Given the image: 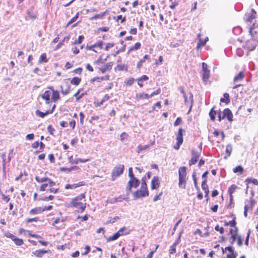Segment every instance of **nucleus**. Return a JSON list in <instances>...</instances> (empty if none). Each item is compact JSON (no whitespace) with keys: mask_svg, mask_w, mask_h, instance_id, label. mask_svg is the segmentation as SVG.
Returning <instances> with one entry per match:
<instances>
[{"mask_svg":"<svg viewBox=\"0 0 258 258\" xmlns=\"http://www.w3.org/2000/svg\"><path fill=\"white\" fill-rule=\"evenodd\" d=\"M85 194H81L73 199L70 203V207H75L78 209V212L82 213L85 209L86 206V203L84 200L85 198Z\"/></svg>","mask_w":258,"mask_h":258,"instance_id":"f257e3e1","label":"nucleus"},{"mask_svg":"<svg viewBox=\"0 0 258 258\" xmlns=\"http://www.w3.org/2000/svg\"><path fill=\"white\" fill-rule=\"evenodd\" d=\"M140 188V190H137L133 193L134 199H137L141 197H147L149 195L147 185L146 183L145 179L144 178L142 179V184Z\"/></svg>","mask_w":258,"mask_h":258,"instance_id":"f03ea898","label":"nucleus"},{"mask_svg":"<svg viewBox=\"0 0 258 258\" xmlns=\"http://www.w3.org/2000/svg\"><path fill=\"white\" fill-rule=\"evenodd\" d=\"M186 167L185 166L180 167L178 169L179 183L180 187L185 189L186 183L187 179L186 173Z\"/></svg>","mask_w":258,"mask_h":258,"instance_id":"7ed1b4c3","label":"nucleus"},{"mask_svg":"<svg viewBox=\"0 0 258 258\" xmlns=\"http://www.w3.org/2000/svg\"><path fill=\"white\" fill-rule=\"evenodd\" d=\"M140 183V180L135 177L130 178L126 187L127 193L129 194V192L132 191V187L137 188L139 185Z\"/></svg>","mask_w":258,"mask_h":258,"instance_id":"20e7f679","label":"nucleus"},{"mask_svg":"<svg viewBox=\"0 0 258 258\" xmlns=\"http://www.w3.org/2000/svg\"><path fill=\"white\" fill-rule=\"evenodd\" d=\"M123 165H119L114 167L111 173L112 180H114L117 177L122 174L123 173Z\"/></svg>","mask_w":258,"mask_h":258,"instance_id":"39448f33","label":"nucleus"},{"mask_svg":"<svg viewBox=\"0 0 258 258\" xmlns=\"http://www.w3.org/2000/svg\"><path fill=\"white\" fill-rule=\"evenodd\" d=\"M179 90H180V92L182 94L183 97H184L185 104L186 105H188L189 104H190V109H189V110H190L192 106V102H193L192 94L190 92L189 93V100H188V96L186 95L185 92H184L183 88L182 87H180Z\"/></svg>","mask_w":258,"mask_h":258,"instance_id":"423d86ee","label":"nucleus"},{"mask_svg":"<svg viewBox=\"0 0 258 258\" xmlns=\"http://www.w3.org/2000/svg\"><path fill=\"white\" fill-rule=\"evenodd\" d=\"M183 130L182 128H179L178 131V133L176 135V139L177 140L176 145L174 146V148L175 150H178L180 145L183 143Z\"/></svg>","mask_w":258,"mask_h":258,"instance_id":"0eeeda50","label":"nucleus"},{"mask_svg":"<svg viewBox=\"0 0 258 258\" xmlns=\"http://www.w3.org/2000/svg\"><path fill=\"white\" fill-rule=\"evenodd\" d=\"M256 15V13L253 9H251L250 13L245 14L244 19L248 25L251 23L252 20L255 18Z\"/></svg>","mask_w":258,"mask_h":258,"instance_id":"6e6552de","label":"nucleus"},{"mask_svg":"<svg viewBox=\"0 0 258 258\" xmlns=\"http://www.w3.org/2000/svg\"><path fill=\"white\" fill-rule=\"evenodd\" d=\"M191 154L192 157L191 159L189 161V165L190 166H191V165L195 164L197 163L198 159L200 156V153L192 150L191 151Z\"/></svg>","mask_w":258,"mask_h":258,"instance_id":"1a4fd4ad","label":"nucleus"},{"mask_svg":"<svg viewBox=\"0 0 258 258\" xmlns=\"http://www.w3.org/2000/svg\"><path fill=\"white\" fill-rule=\"evenodd\" d=\"M160 180L158 176H154L151 180V189H156L160 186Z\"/></svg>","mask_w":258,"mask_h":258,"instance_id":"9d476101","label":"nucleus"},{"mask_svg":"<svg viewBox=\"0 0 258 258\" xmlns=\"http://www.w3.org/2000/svg\"><path fill=\"white\" fill-rule=\"evenodd\" d=\"M222 113L223 114V117H226L230 122L233 120V114L229 108L225 109Z\"/></svg>","mask_w":258,"mask_h":258,"instance_id":"9b49d317","label":"nucleus"},{"mask_svg":"<svg viewBox=\"0 0 258 258\" xmlns=\"http://www.w3.org/2000/svg\"><path fill=\"white\" fill-rule=\"evenodd\" d=\"M113 66V62H110L107 63L105 65L99 68V71L102 73H104L107 71H109L111 69Z\"/></svg>","mask_w":258,"mask_h":258,"instance_id":"f8f14e48","label":"nucleus"},{"mask_svg":"<svg viewBox=\"0 0 258 258\" xmlns=\"http://www.w3.org/2000/svg\"><path fill=\"white\" fill-rule=\"evenodd\" d=\"M202 189L205 191V197H207V200L208 201L209 200V197H208V194H209V188H208V185L207 184V179H205L202 183Z\"/></svg>","mask_w":258,"mask_h":258,"instance_id":"ddd939ff","label":"nucleus"},{"mask_svg":"<svg viewBox=\"0 0 258 258\" xmlns=\"http://www.w3.org/2000/svg\"><path fill=\"white\" fill-rule=\"evenodd\" d=\"M61 92L64 95H66L70 92V86L68 83H65L64 85L61 86Z\"/></svg>","mask_w":258,"mask_h":258,"instance_id":"4468645a","label":"nucleus"},{"mask_svg":"<svg viewBox=\"0 0 258 258\" xmlns=\"http://www.w3.org/2000/svg\"><path fill=\"white\" fill-rule=\"evenodd\" d=\"M89 160V159H83L78 158L73 159L72 158V156L70 158V162L72 164H78L79 162L85 163V162L88 161Z\"/></svg>","mask_w":258,"mask_h":258,"instance_id":"2eb2a0df","label":"nucleus"},{"mask_svg":"<svg viewBox=\"0 0 258 258\" xmlns=\"http://www.w3.org/2000/svg\"><path fill=\"white\" fill-rule=\"evenodd\" d=\"M49 251V250H37L33 252V254L37 257H41L45 253H48Z\"/></svg>","mask_w":258,"mask_h":258,"instance_id":"dca6fc26","label":"nucleus"},{"mask_svg":"<svg viewBox=\"0 0 258 258\" xmlns=\"http://www.w3.org/2000/svg\"><path fill=\"white\" fill-rule=\"evenodd\" d=\"M51 93L49 91H45L44 94L42 95V98L44 99L46 101V104L50 103V96Z\"/></svg>","mask_w":258,"mask_h":258,"instance_id":"f3484780","label":"nucleus"},{"mask_svg":"<svg viewBox=\"0 0 258 258\" xmlns=\"http://www.w3.org/2000/svg\"><path fill=\"white\" fill-rule=\"evenodd\" d=\"M244 74L243 72H239L238 75L235 76L233 79V82L234 83H236L238 81H240L242 80V79L244 78Z\"/></svg>","mask_w":258,"mask_h":258,"instance_id":"a211bd4d","label":"nucleus"},{"mask_svg":"<svg viewBox=\"0 0 258 258\" xmlns=\"http://www.w3.org/2000/svg\"><path fill=\"white\" fill-rule=\"evenodd\" d=\"M149 98V95L145 93H137L136 96V99L137 100Z\"/></svg>","mask_w":258,"mask_h":258,"instance_id":"6ab92c4d","label":"nucleus"},{"mask_svg":"<svg viewBox=\"0 0 258 258\" xmlns=\"http://www.w3.org/2000/svg\"><path fill=\"white\" fill-rule=\"evenodd\" d=\"M59 94L58 91H55L54 89H52V96L51 97V99L54 102H56L58 100H59Z\"/></svg>","mask_w":258,"mask_h":258,"instance_id":"aec40b11","label":"nucleus"},{"mask_svg":"<svg viewBox=\"0 0 258 258\" xmlns=\"http://www.w3.org/2000/svg\"><path fill=\"white\" fill-rule=\"evenodd\" d=\"M43 212V210L41 209V207H36L34 209H31L30 211V214L32 215H35L38 214H40Z\"/></svg>","mask_w":258,"mask_h":258,"instance_id":"412c9836","label":"nucleus"},{"mask_svg":"<svg viewBox=\"0 0 258 258\" xmlns=\"http://www.w3.org/2000/svg\"><path fill=\"white\" fill-rule=\"evenodd\" d=\"M117 233H119V235H122L123 234L127 235L130 233V230H128L127 228L126 227H123L120 228L117 232Z\"/></svg>","mask_w":258,"mask_h":258,"instance_id":"4be33fe9","label":"nucleus"},{"mask_svg":"<svg viewBox=\"0 0 258 258\" xmlns=\"http://www.w3.org/2000/svg\"><path fill=\"white\" fill-rule=\"evenodd\" d=\"M236 224V223L235 221V217L234 216L232 220L230 221L229 222H225L224 226H227L228 225H230L231 227H235L236 230H237V228L236 227H235Z\"/></svg>","mask_w":258,"mask_h":258,"instance_id":"5701e85b","label":"nucleus"},{"mask_svg":"<svg viewBox=\"0 0 258 258\" xmlns=\"http://www.w3.org/2000/svg\"><path fill=\"white\" fill-rule=\"evenodd\" d=\"M210 77V71H205L203 72L202 79L204 82L206 83Z\"/></svg>","mask_w":258,"mask_h":258,"instance_id":"b1692460","label":"nucleus"},{"mask_svg":"<svg viewBox=\"0 0 258 258\" xmlns=\"http://www.w3.org/2000/svg\"><path fill=\"white\" fill-rule=\"evenodd\" d=\"M232 151V147L230 144H228L226 146V153L227 154V156H225L224 158L225 159H227L228 157L230 156L231 155V153Z\"/></svg>","mask_w":258,"mask_h":258,"instance_id":"393cba45","label":"nucleus"},{"mask_svg":"<svg viewBox=\"0 0 258 258\" xmlns=\"http://www.w3.org/2000/svg\"><path fill=\"white\" fill-rule=\"evenodd\" d=\"M50 113H52V111H46L45 112H42L39 111V110H37L36 111V114L37 116H39L42 118H43L45 116H46L49 114H50Z\"/></svg>","mask_w":258,"mask_h":258,"instance_id":"a878e982","label":"nucleus"},{"mask_svg":"<svg viewBox=\"0 0 258 258\" xmlns=\"http://www.w3.org/2000/svg\"><path fill=\"white\" fill-rule=\"evenodd\" d=\"M109 79V76L108 75H106V76H103V77H95V78H94L92 80V81L94 82L95 81H96L97 82H100L102 80H108Z\"/></svg>","mask_w":258,"mask_h":258,"instance_id":"bb28decb","label":"nucleus"},{"mask_svg":"<svg viewBox=\"0 0 258 258\" xmlns=\"http://www.w3.org/2000/svg\"><path fill=\"white\" fill-rule=\"evenodd\" d=\"M150 145H139L138 146L137 152L138 153H140L143 150H145L147 149L148 148L150 147Z\"/></svg>","mask_w":258,"mask_h":258,"instance_id":"cd10ccee","label":"nucleus"},{"mask_svg":"<svg viewBox=\"0 0 258 258\" xmlns=\"http://www.w3.org/2000/svg\"><path fill=\"white\" fill-rule=\"evenodd\" d=\"M150 58V56L149 55H145L144 57L138 62L137 67L140 68L142 66V63L145 61L146 59H149Z\"/></svg>","mask_w":258,"mask_h":258,"instance_id":"c85d7f7f","label":"nucleus"},{"mask_svg":"<svg viewBox=\"0 0 258 258\" xmlns=\"http://www.w3.org/2000/svg\"><path fill=\"white\" fill-rule=\"evenodd\" d=\"M224 98H222L220 99V101L222 102H225L226 104H228L230 102L229 99V95L227 93H225L224 94Z\"/></svg>","mask_w":258,"mask_h":258,"instance_id":"c756f323","label":"nucleus"},{"mask_svg":"<svg viewBox=\"0 0 258 258\" xmlns=\"http://www.w3.org/2000/svg\"><path fill=\"white\" fill-rule=\"evenodd\" d=\"M119 236H120L119 233L116 232L115 234H114L113 235L108 237L107 238V241L108 242H109V241L115 240L117 239Z\"/></svg>","mask_w":258,"mask_h":258,"instance_id":"7c9ffc66","label":"nucleus"},{"mask_svg":"<svg viewBox=\"0 0 258 258\" xmlns=\"http://www.w3.org/2000/svg\"><path fill=\"white\" fill-rule=\"evenodd\" d=\"M214 107L212 108L209 112V116L212 120L214 121L215 119V115L217 114V111L214 110Z\"/></svg>","mask_w":258,"mask_h":258,"instance_id":"2f4dec72","label":"nucleus"},{"mask_svg":"<svg viewBox=\"0 0 258 258\" xmlns=\"http://www.w3.org/2000/svg\"><path fill=\"white\" fill-rule=\"evenodd\" d=\"M15 244L18 246L22 245L23 244V240L22 239L17 237L16 236L13 239Z\"/></svg>","mask_w":258,"mask_h":258,"instance_id":"473e14b6","label":"nucleus"},{"mask_svg":"<svg viewBox=\"0 0 258 258\" xmlns=\"http://www.w3.org/2000/svg\"><path fill=\"white\" fill-rule=\"evenodd\" d=\"M105 14H106V13L104 12L98 14H96L95 16L91 17L90 18V20H93L100 19V18H102L103 17H104L105 15Z\"/></svg>","mask_w":258,"mask_h":258,"instance_id":"72a5a7b5","label":"nucleus"},{"mask_svg":"<svg viewBox=\"0 0 258 258\" xmlns=\"http://www.w3.org/2000/svg\"><path fill=\"white\" fill-rule=\"evenodd\" d=\"M48 61V59L46 58V54L45 53H42L39 58V62H47Z\"/></svg>","mask_w":258,"mask_h":258,"instance_id":"f704fd0d","label":"nucleus"},{"mask_svg":"<svg viewBox=\"0 0 258 258\" xmlns=\"http://www.w3.org/2000/svg\"><path fill=\"white\" fill-rule=\"evenodd\" d=\"M70 39V37L69 36H67V37H65L63 39L59 42L58 43V44L56 45V48H55V49H58L61 45H63V43L66 41V42H68Z\"/></svg>","mask_w":258,"mask_h":258,"instance_id":"c9c22d12","label":"nucleus"},{"mask_svg":"<svg viewBox=\"0 0 258 258\" xmlns=\"http://www.w3.org/2000/svg\"><path fill=\"white\" fill-rule=\"evenodd\" d=\"M81 80V79L79 77H75L71 80V83L75 85H78L80 84Z\"/></svg>","mask_w":258,"mask_h":258,"instance_id":"e433bc0d","label":"nucleus"},{"mask_svg":"<svg viewBox=\"0 0 258 258\" xmlns=\"http://www.w3.org/2000/svg\"><path fill=\"white\" fill-rule=\"evenodd\" d=\"M233 171L235 173H239V174H242L243 172V168L241 166H237L233 169Z\"/></svg>","mask_w":258,"mask_h":258,"instance_id":"4c0bfd02","label":"nucleus"},{"mask_svg":"<svg viewBox=\"0 0 258 258\" xmlns=\"http://www.w3.org/2000/svg\"><path fill=\"white\" fill-rule=\"evenodd\" d=\"M237 188V186L235 184H232L228 188V193L229 195H232L235 191V189Z\"/></svg>","mask_w":258,"mask_h":258,"instance_id":"58836bf2","label":"nucleus"},{"mask_svg":"<svg viewBox=\"0 0 258 258\" xmlns=\"http://www.w3.org/2000/svg\"><path fill=\"white\" fill-rule=\"evenodd\" d=\"M48 178H48V177L39 178L38 176H36L35 177L36 180L38 182H39V183H41V182H45V181H47V180H48Z\"/></svg>","mask_w":258,"mask_h":258,"instance_id":"ea45409f","label":"nucleus"},{"mask_svg":"<svg viewBox=\"0 0 258 258\" xmlns=\"http://www.w3.org/2000/svg\"><path fill=\"white\" fill-rule=\"evenodd\" d=\"M245 182H252L254 185H258V180L256 179H252V178H247L245 181Z\"/></svg>","mask_w":258,"mask_h":258,"instance_id":"a19ab883","label":"nucleus"},{"mask_svg":"<svg viewBox=\"0 0 258 258\" xmlns=\"http://www.w3.org/2000/svg\"><path fill=\"white\" fill-rule=\"evenodd\" d=\"M206 44V42H204V40H203L201 38L199 39V41L198 42L197 48H199L202 46H205Z\"/></svg>","mask_w":258,"mask_h":258,"instance_id":"79ce46f5","label":"nucleus"},{"mask_svg":"<svg viewBox=\"0 0 258 258\" xmlns=\"http://www.w3.org/2000/svg\"><path fill=\"white\" fill-rule=\"evenodd\" d=\"M141 44L140 42H137L134 46L130 48V49H129V51L139 49L141 47Z\"/></svg>","mask_w":258,"mask_h":258,"instance_id":"37998d69","label":"nucleus"},{"mask_svg":"<svg viewBox=\"0 0 258 258\" xmlns=\"http://www.w3.org/2000/svg\"><path fill=\"white\" fill-rule=\"evenodd\" d=\"M54 199V196H49L48 197H45L43 198H41L39 199V200L44 201H48L49 200H52Z\"/></svg>","mask_w":258,"mask_h":258,"instance_id":"c03bdc74","label":"nucleus"},{"mask_svg":"<svg viewBox=\"0 0 258 258\" xmlns=\"http://www.w3.org/2000/svg\"><path fill=\"white\" fill-rule=\"evenodd\" d=\"M128 135L125 133H122L120 135V140L121 142H124L127 139Z\"/></svg>","mask_w":258,"mask_h":258,"instance_id":"a18cd8bd","label":"nucleus"},{"mask_svg":"<svg viewBox=\"0 0 258 258\" xmlns=\"http://www.w3.org/2000/svg\"><path fill=\"white\" fill-rule=\"evenodd\" d=\"M255 204H256L255 201L254 199H253L252 198H251L250 200L249 205H248V209H252V208L254 206Z\"/></svg>","mask_w":258,"mask_h":258,"instance_id":"49530a36","label":"nucleus"},{"mask_svg":"<svg viewBox=\"0 0 258 258\" xmlns=\"http://www.w3.org/2000/svg\"><path fill=\"white\" fill-rule=\"evenodd\" d=\"M215 229L217 231H219L221 234H223L224 231V228L223 227H220L218 225L215 226Z\"/></svg>","mask_w":258,"mask_h":258,"instance_id":"de8ad7c7","label":"nucleus"},{"mask_svg":"<svg viewBox=\"0 0 258 258\" xmlns=\"http://www.w3.org/2000/svg\"><path fill=\"white\" fill-rule=\"evenodd\" d=\"M175 243L172 245L169 249V252L171 254H173L176 252V246H175Z\"/></svg>","mask_w":258,"mask_h":258,"instance_id":"09e8293b","label":"nucleus"},{"mask_svg":"<svg viewBox=\"0 0 258 258\" xmlns=\"http://www.w3.org/2000/svg\"><path fill=\"white\" fill-rule=\"evenodd\" d=\"M103 42L102 41H99L97 42V43H96L95 44H94V47H98L100 49H101L102 47V46H103Z\"/></svg>","mask_w":258,"mask_h":258,"instance_id":"8fccbe9b","label":"nucleus"},{"mask_svg":"<svg viewBox=\"0 0 258 258\" xmlns=\"http://www.w3.org/2000/svg\"><path fill=\"white\" fill-rule=\"evenodd\" d=\"M78 15H79V14L78 13V14H77V15L75 17H73L71 19V20L69 22L68 25H70L71 24H72L73 22H75L77 20V19L78 18Z\"/></svg>","mask_w":258,"mask_h":258,"instance_id":"3c124183","label":"nucleus"},{"mask_svg":"<svg viewBox=\"0 0 258 258\" xmlns=\"http://www.w3.org/2000/svg\"><path fill=\"white\" fill-rule=\"evenodd\" d=\"M49 186L48 183H43L42 184L40 187V190L41 191H45L46 190V187Z\"/></svg>","mask_w":258,"mask_h":258,"instance_id":"603ef678","label":"nucleus"},{"mask_svg":"<svg viewBox=\"0 0 258 258\" xmlns=\"http://www.w3.org/2000/svg\"><path fill=\"white\" fill-rule=\"evenodd\" d=\"M148 77L146 75H143L141 78L138 79L137 81L138 82H142L143 81H146L148 80Z\"/></svg>","mask_w":258,"mask_h":258,"instance_id":"864d4df0","label":"nucleus"},{"mask_svg":"<svg viewBox=\"0 0 258 258\" xmlns=\"http://www.w3.org/2000/svg\"><path fill=\"white\" fill-rule=\"evenodd\" d=\"M161 92L160 89H157L156 91L153 92L151 95H149V98L152 97L153 96L155 95L159 94Z\"/></svg>","mask_w":258,"mask_h":258,"instance_id":"5fc2aeb1","label":"nucleus"},{"mask_svg":"<svg viewBox=\"0 0 258 258\" xmlns=\"http://www.w3.org/2000/svg\"><path fill=\"white\" fill-rule=\"evenodd\" d=\"M27 15L30 18L35 19L36 18V15L30 11H27Z\"/></svg>","mask_w":258,"mask_h":258,"instance_id":"6e6d98bb","label":"nucleus"},{"mask_svg":"<svg viewBox=\"0 0 258 258\" xmlns=\"http://www.w3.org/2000/svg\"><path fill=\"white\" fill-rule=\"evenodd\" d=\"M5 235L7 237L11 238L12 240L16 236L9 232L6 233Z\"/></svg>","mask_w":258,"mask_h":258,"instance_id":"4d7b16f0","label":"nucleus"},{"mask_svg":"<svg viewBox=\"0 0 258 258\" xmlns=\"http://www.w3.org/2000/svg\"><path fill=\"white\" fill-rule=\"evenodd\" d=\"M182 122V120L180 117H177L174 123V126H177L180 124Z\"/></svg>","mask_w":258,"mask_h":258,"instance_id":"13d9d810","label":"nucleus"},{"mask_svg":"<svg viewBox=\"0 0 258 258\" xmlns=\"http://www.w3.org/2000/svg\"><path fill=\"white\" fill-rule=\"evenodd\" d=\"M128 176L130 178H133V177H135L133 172V168L132 167H130L128 169Z\"/></svg>","mask_w":258,"mask_h":258,"instance_id":"bf43d9fd","label":"nucleus"},{"mask_svg":"<svg viewBox=\"0 0 258 258\" xmlns=\"http://www.w3.org/2000/svg\"><path fill=\"white\" fill-rule=\"evenodd\" d=\"M218 119H219V121H221V120L222 119H224V118H225V117H223V114L221 113V112L220 110H219V111L218 112Z\"/></svg>","mask_w":258,"mask_h":258,"instance_id":"052dcab7","label":"nucleus"},{"mask_svg":"<svg viewBox=\"0 0 258 258\" xmlns=\"http://www.w3.org/2000/svg\"><path fill=\"white\" fill-rule=\"evenodd\" d=\"M237 253L236 252L229 253L227 255V258H236Z\"/></svg>","mask_w":258,"mask_h":258,"instance_id":"680f3d73","label":"nucleus"},{"mask_svg":"<svg viewBox=\"0 0 258 258\" xmlns=\"http://www.w3.org/2000/svg\"><path fill=\"white\" fill-rule=\"evenodd\" d=\"M114 43H108L106 45L105 47V50L107 51L110 48H111L114 46Z\"/></svg>","mask_w":258,"mask_h":258,"instance_id":"e2e57ef3","label":"nucleus"},{"mask_svg":"<svg viewBox=\"0 0 258 258\" xmlns=\"http://www.w3.org/2000/svg\"><path fill=\"white\" fill-rule=\"evenodd\" d=\"M47 131L51 135H52L53 132L55 131V130L51 125H49L47 127Z\"/></svg>","mask_w":258,"mask_h":258,"instance_id":"0e129e2a","label":"nucleus"},{"mask_svg":"<svg viewBox=\"0 0 258 258\" xmlns=\"http://www.w3.org/2000/svg\"><path fill=\"white\" fill-rule=\"evenodd\" d=\"M85 248V251L83 253H82V255H86L90 251V247L88 245L86 246Z\"/></svg>","mask_w":258,"mask_h":258,"instance_id":"69168bd1","label":"nucleus"},{"mask_svg":"<svg viewBox=\"0 0 258 258\" xmlns=\"http://www.w3.org/2000/svg\"><path fill=\"white\" fill-rule=\"evenodd\" d=\"M34 135L33 134H28L26 137V139L28 140H32L34 139Z\"/></svg>","mask_w":258,"mask_h":258,"instance_id":"338daca9","label":"nucleus"},{"mask_svg":"<svg viewBox=\"0 0 258 258\" xmlns=\"http://www.w3.org/2000/svg\"><path fill=\"white\" fill-rule=\"evenodd\" d=\"M47 182H48V185L49 187H52L54 185H55V182L52 181L50 178H48V180H47Z\"/></svg>","mask_w":258,"mask_h":258,"instance_id":"774afa93","label":"nucleus"}]
</instances>
